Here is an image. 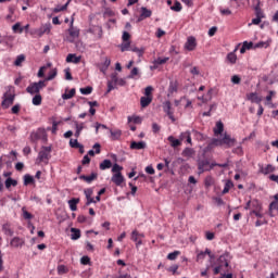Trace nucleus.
<instances>
[{"label": "nucleus", "instance_id": "54", "mask_svg": "<svg viewBox=\"0 0 278 278\" xmlns=\"http://www.w3.org/2000/svg\"><path fill=\"white\" fill-rule=\"evenodd\" d=\"M22 214H23V218L25 220H31V218H34V215L29 212H27V210L25 207L22 208Z\"/></svg>", "mask_w": 278, "mask_h": 278}, {"label": "nucleus", "instance_id": "6", "mask_svg": "<svg viewBox=\"0 0 278 278\" xmlns=\"http://www.w3.org/2000/svg\"><path fill=\"white\" fill-rule=\"evenodd\" d=\"M75 18H72L70 22V27L67 29V42H75L79 38L80 30L77 26L74 25Z\"/></svg>", "mask_w": 278, "mask_h": 278}, {"label": "nucleus", "instance_id": "31", "mask_svg": "<svg viewBox=\"0 0 278 278\" xmlns=\"http://www.w3.org/2000/svg\"><path fill=\"white\" fill-rule=\"evenodd\" d=\"M23 239L18 237H14L10 242V245L13 247L14 249H18V247H23Z\"/></svg>", "mask_w": 278, "mask_h": 278}, {"label": "nucleus", "instance_id": "56", "mask_svg": "<svg viewBox=\"0 0 278 278\" xmlns=\"http://www.w3.org/2000/svg\"><path fill=\"white\" fill-rule=\"evenodd\" d=\"M181 9H182L181 2L179 1H175L174 5L170 7V10L173 12H181Z\"/></svg>", "mask_w": 278, "mask_h": 278}, {"label": "nucleus", "instance_id": "1", "mask_svg": "<svg viewBox=\"0 0 278 278\" xmlns=\"http://www.w3.org/2000/svg\"><path fill=\"white\" fill-rule=\"evenodd\" d=\"M229 262H231V254L229 252H225L217 260V266L214 267V275H219V273H227V268H229Z\"/></svg>", "mask_w": 278, "mask_h": 278}, {"label": "nucleus", "instance_id": "30", "mask_svg": "<svg viewBox=\"0 0 278 278\" xmlns=\"http://www.w3.org/2000/svg\"><path fill=\"white\" fill-rule=\"evenodd\" d=\"M75 88L71 89L68 91V89H66V91L62 94V99L63 101H68V99H73L75 97Z\"/></svg>", "mask_w": 278, "mask_h": 278}, {"label": "nucleus", "instance_id": "28", "mask_svg": "<svg viewBox=\"0 0 278 278\" xmlns=\"http://www.w3.org/2000/svg\"><path fill=\"white\" fill-rule=\"evenodd\" d=\"M153 101V97H141L140 99V105L141 108H149L151 105V102Z\"/></svg>", "mask_w": 278, "mask_h": 278}, {"label": "nucleus", "instance_id": "49", "mask_svg": "<svg viewBox=\"0 0 278 278\" xmlns=\"http://www.w3.org/2000/svg\"><path fill=\"white\" fill-rule=\"evenodd\" d=\"M34 182H35L34 176H31L29 174L24 175V186H29Z\"/></svg>", "mask_w": 278, "mask_h": 278}, {"label": "nucleus", "instance_id": "19", "mask_svg": "<svg viewBox=\"0 0 278 278\" xmlns=\"http://www.w3.org/2000/svg\"><path fill=\"white\" fill-rule=\"evenodd\" d=\"M66 62L68 64H79V62H81V56H77L75 53H70L66 56Z\"/></svg>", "mask_w": 278, "mask_h": 278}, {"label": "nucleus", "instance_id": "27", "mask_svg": "<svg viewBox=\"0 0 278 278\" xmlns=\"http://www.w3.org/2000/svg\"><path fill=\"white\" fill-rule=\"evenodd\" d=\"M97 177H98L97 173H91V175L89 176L80 175L79 179H81L83 181H86V184H92V181H94Z\"/></svg>", "mask_w": 278, "mask_h": 278}, {"label": "nucleus", "instance_id": "15", "mask_svg": "<svg viewBox=\"0 0 278 278\" xmlns=\"http://www.w3.org/2000/svg\"><path fill=\"white\" fill-rule=\"evenodd\" d=\"M111 181L115 184V186L121 187L123 184H125V176H123V173L113 174Z\"/></svg>", "mask_w": 278, "mask_h": 278}, {"label": "nucleus", "instance_id": "17", "mask_svg": "<svg viewBox=\"0 0 278 278\" xmlns=\"http://www.w3.org/2000/svg\"><path fill=\"white\" fill-rule=\"evenodd\" d=\"M247 100L251 103H256L257 105L262 104V97L257 92H250L247 94Z\"/></svg>", "mask_w": 278, "mask_h": 278}, {"label": "nucleus", "instance_id": "25", "mask_svg": "<svg viewBox=\"0 0 278 278\" xmlns=\"http://www.w3.org/2000/svg\"><path fill=\"white\" fill-rule=\"evenodd\" d=\"M255 45L253 43V41H243L242 47L240 49V53L244 54L247 53V51L254 49Z\"/></svg>", "mask_w": 278, "mask_h": 278}, {"label": "nucleus", "instance_id": "47", "mask_svg": "<svg viewBox=\"0 0 278 278\" xmlns=\"http://www.w3.org/2000/svg\"><path fill=\"white\" fill-rule=\"evenodd\" d=\"M67 8H68V2H66L65 4H63V5H56L53 10H52V12H54V14H58L59 12H64L65 10H67Z\"/></svg>", "mask_w": 278, "mask_h": 278}, {"label": "nucleus", "instance_id": "24", "mask_svg": "<svg viewBox=\"0 0 278 278\" xmlns=\"http://www.w3.org/2000/svg\"><path fill=\"white\" fill-rule=\"evenodd\" d=\"M236 51H238V48L227 54L226 60L228 64H236V62H238V55H236Z\"/></svg>", "mask_w": 278, "mask_h": 278}, {"label": "nucleus", "instance_id": "34", "mask_svg": "<svg viewBox=\"0 0 278 278\" xmlns=\"http://www.w3.org/2000/svg\"><path fill=\"white\" fill-rule=\"evenodd\" d=\"M71 240H79L81 238V230L77 228H71Z\"/></svg>", "mask_w": 278, "mask_h": 278}, {"label": "nucleus", "instance_id": "38", "mask_svg": "<svg viewBox=\"0 0 278 278\" xmlns=\"http://www.w3.org/2000/svg\"><path fill=\"white\" fill-rule=\"evenodd\" d=\"M93 149H96V151L94 150H89L87 155H90L91 157H94V153L97 155H99V153H101V144L100 143H94Z\"/></svg>", "mask_w": 278, "mask_h": 278}, {"label": "nucleus", "instance_id": "39", "mask_svg": "<svg viewBox=\"0 0 278 278\" xmlns=\"http://www.w3.org/2000/svg\"><path fill=\"white\" fill-rule=\"evenodd\" d=\"M2 231L5 236H14V230L10 227V224H3Z\"/></svg>", "mask_w": 278, "mask_h": 278}, {"label": "nucleus", "instance_id": "50", "mask_svg": "<svg viewBox=\"0 0 278 278\" xmlns=\"http://www.w3.org/2000/svg\"><path fill=\"white\" fill-rule=\"evenodd\" d=\"M58 77V70H51L46 78V81H51Z\"/></svg>", "mask_w": 278, "mask_h": 278}, {"label": "nucleus", "instance_id": "20", "mask_svg": "<svg viewBox=\"0 0 278 278\" xmlns=\"http://www.w3.org/2000/svg\"><path fill=\"white\" fill-rule=\"evenodd\" d=\"M260 166V173L262 175H270V173H275V167L271 164H268L264 167V165H258Z\"/></svg>", "mask_w": 278, "mask_h": 278}, {"label": "nucleus", "instance_id": "55", "mask_svg": "<svg viewBox=\"0 0 278 278\" xmlns=\"http://www.w3.org/2000/svg\"><path fill=\"white\" fill-rule=\"evenodd\" d=\"M56 270L58 275H66V273H68V267H66V265H59Z\"/></svg>", "mask_w": 278, "mask_h": 278}, {"label": "nucleus", "instance_id": "45", "mask_svg": "<svg viewBox=\"0 0 278 278\" xmlns=\"http://www.w3.org/2000/svg\"><path fill=\"white\" fill-rule=\"evenodd\" d=\"M112 166V161L105 159L103 162L100 163V170H108Z\"/></svg>", "mask_w": 278, "mask_h": 278}, {"label": "nucleus", "instance_id": "13", "mask_svg": "<svg viewBox=\"0 0 278 278\" xmlns=\"http://www.w3.org/2000/svg\"><path fill=\"white\" fill-rule=\"evenodd\" d=\"M184 49L185 51H194V49H197V38L194 36L188 37Z\"/></svg>", "mask_w": 278, "mask_h": 278}, {"label": "nucleus", "instance_id": "32", "mask_svg": "<svg viewBox=\"0 0 278 278\" xmlns=\"http://www.w3.org/2000/svg\"><path fill=\"white\" fill-rule=\"evenodd\" d=\"M67 203L72 212H77V204L79 203V198L71 199Z\"/></svg>", "mask_w": 278, "mask_h": 278}, {"label": "nucleus", "instance_id": "26", "mask_svg": "<svg viewBox=\"0 0 278 278\" xmlns=\"http://www.w3.org/2000/svg\"><path fill=\"white\" fill-rule=\"evenodd\" d=\"M205 255H208L211 258L214 257L212 255V250L206 248L204 252L202 251V252L198 253L197 262H201V261L205 260Z\"/></svg>", "mask_w": 278, "mask_h": 278}, {"label": "nucleus", "instance_id": "53", "mask_svg": "<svg viewBox=\"0 0 278 278\" xmlns=\"http://www.w3.org/2000/svg\"><path fill=\"white\" fill-rule=\"evenodd\" d=\"M74 125H75L76 131H80V134H81V131H84V129H86V123H84V122H81V123L74 122Z\"/></svg>", "mask_w": 278, "mask_h": 278}, {"label": "nucleus", "instance_id": "21", "mask_svg": "<svg viewBox=\"0 0 278 278\" xmlns=\"http://www.w3.org/2000/svg\"><path fill=\"white\" fill-rule=\"evenodd\" d=\"M111 64H112V60H110L109 58H105L104 62L99 64V68L101 71V73H103V75H105V73H108V68H110Z\"/></svg>", "mask_w": 278, "mask_h": 278}, {"label": "nucleus", "instance_id": "9", "mask_svg": "<svg viewBox=\"0 0 278 278\" xmlns=\"http://www.w3.org/2000/svg\"><path fill=\"white\" fill-rule=\"evenodd\" d=\"M244 210H250V216H253V213L262 212V202H260L257 199L250 200L247 202Z\"/></svg>", "mask_w": 278, "mask_h": 278}, {"label": "nucleus", "instance_id": "7", "mask_svg": "<svg viewBox=\"0 0 278 278\" xmlns=\"http://www.w3.org/2000/svg\"><path fill=\"white\" fill-rule=\"evenodd\" d=\"M42 88H47L46 80L30 83L26 88V92H28V94H40V90H42Z\"/></svg>", "mask_w": 278, "mask_h": 278}, {"label": "nucleus", "instance_id": "59", "mask_svg": "<svg viewBox=\"0 0 278 278\" xmlns=\"http://www.w3.org/2000/svg\"><path fill=\"white\" fill-rule=\"evenodd\" d=\"M12 29L14 34H23V27H21V23H15L12 26Z\"/></svg>", "mask_w": 278, "mask_h": 278}, {"label": "nucleus", "instance_id": "16", "mask_svg": "<svg viewBox=\"0 0 278 278\" xmlns=\"http://www.w3.org/2000/svg\"><path fill=\"white\" fill-rule=\"evenodd\" d=\"M208 166H210V161L207 160L199 161L198 163L199 175H202V173H205V170H212V167H208Z\"/></svg>", "mask_w": 278, "mask_h": 278}, {"label": "nucleus", "instance_id": "62", "mask_svg": "<svg viewBox=\"0 0 278 278\" xmlns=\"http://www.w3.org/2000/svg\"><path fill=\"white\" fill-rule=\"evenodd\" d=\"M169 58L165 56V58H157L156 60H154L155 64H157L159 66L162 64H166V62H168Z\"/></svg>", "mask_w": 278, "mask_h": 278}, {"label": "nucleus", "instance_id": "12", "mask_svg": "<svg viewBox=\"0 0 278 278\" xmlns=\"http://www.w3.org/2000/svg\"><path fill=\"white\" fill-rule=\"evenodd\" d=\"M163 111L167 114L172 123H175V113L173 112V104H170V101H165L163 103Z\"/></svg>", "mask_w": 278, "mask_h": 278}, {"label": "nucleus", "instance_id": "5", "mask_svg": "<svg viewBox=\"0 0 278 278\" xmlns=\"http://www.w3.org/2000/svg\"><path fill=\"white\" fill-rule=\"evenodd\" d=\"M127 81H125V78H118V74L113 73L111 74V80L108 81V91L112 92L116 88V86H125Z\"/></svg>", "mask_w": 278, "mask_h": 278}, {"label": "nucleus", "instance_id": "8", "mask_svg": "<svg viewBox=\"0 0 278 278\" xmlns=\"http://www.w3.org/2000/svg\"><path fill=\"white\" fill-rule=\"evenodd\" d=\"M49 160H51V147H42L37 156V164H49Z\"/></svg>", "mask_w": 278, "mask_h": 278}, {"label": "nucleus", "instance_id": "42", "mask_svg": "<svg viewBox=\"0 0 278 278\" xmlns=\"http://www.w3.org/2000/svg\"><path fill=\"white\" fill-rule=\"evenodd\" d=\"M270 47V41H260L254 45V49H268Z\"/></svg>", "mask_w": 278, "mask_h": 278}, {"label": "nucleus", "instance_id": "61", "mask_svg": "<svg viewBox=\"0 0 278 278\" xmlns=\"http://www.w3.org/2000/svg\"><path fill=\"white\" fill-rule=\"evenodd\" d=\"M121 170H123V166H121L116 163L112 166V173H114V175H118V173H121Z\"/></svg>", "mask_w": 278, "mask_h": 278}, {"label": "nucleus", "instance_id": "60", "mask_svg": "<svg viewBox=\"0 0 278 278\" xmlns=\"http://www.w3.org/2000/svg\"><path fill=\"white\" fill-rule=\"evenodd\" d=\"M180 253H181V252H179V251L170 252V253L167 255V260H169L170 262H174V260H177V256H179Z\"/></svg>", "mask_w": 278, "mask_h": 278}, {"label": "nucleus", "instance_id": "36", "mask_svg": "<svg viewBox=\"0 0 278 278\" xmlns=\"http://www.w3.org/2000/svg\"><path fill=\"white\" fill-rule=\"evenodd\" d=\"M179 88V84L176 80L169 83L168 92L169 94H175Z\"/></svg>", "mask_w": 278, "mask_h": 278}, {"label": "nucleus", "instance_id": "23", "mask_svg": "<svg viewBox=\"0 0 278 278\" xmlns=\"http://www.w3.org/2000/svg\"><path fill=\"white\" fill-rule=\"evenodd\" d=\"M111 140H121V136H123V130L121 129H109Z\"/></svg>", "mask_w": 278, "mask_h": 278}, {"label": "nucleus", "instance_id": "11", "mask_svg": "<svg viewBox=\"0 0 278 278\" xmlns=\"http://www.w3.org/2000/svg\"><path fill=\"white\" fill-rule=\"evenodd\" d=\"M142 238H144V233L138 232V230H132L130 239L136 244V249L142 247Z\"/></svg>", "mask_w": 278, "mask_h": 278}, {"label": "nucleus", "instance_id": "22", "mask_svg": "<svg viewBox=\"0 0 278 278\" xmlns=\"http://www.w3.org/2000/svg\"><path fill=\"white\" fill-rule=\"evenodd\" d=\"M179 138H180L181 142H184V140H185L187 142V144L192 146V136L189 130L181 132Z\"/></svg>", "mask_w": 278, "mask_h": 278}, {"label": "nucleus", "instance_id": "43", "mask_svg": "<svg viewBox=\"0 0 278 278\" xmlns=\"http://www.w3.org/2000/svg\"><path fill=\"white\" fill-rule=\"evenodd\" d=\"M136 77H138V79H140V70H138V67H134L130 71V74L128 75V79H136Z\"/></svg>", "mask_w": 278, "mask_h": 278}, {"label": "nucleus", "instance_id": "37", "mask_svg": "<svg viewBox=\"0 0 278 278\" xmlns=\"http://www.w3.org/2000/svg\"><path fill=\"white\" fill-rule=\"evenodd\" d=\"M131 41H123L119 45V49L122 51V53H125V51H131Z\"/></svg>", "mask_w": 278, "mask_h": 278}, {"label": "nucleus", "instance_id": "3", "mask_svg": "<svg viewBox=\"0 0 278 278\" xmlns=\"http://www.w3.org/2000/svg\"><path fill=\"white\" fill-rule=\"evenodd\" d=\"M14 99H16V91L14 90L13 86H9L7 87V92H4L3 97H2V108L4 110H8V108H10V105H12L14 103Z\"/></svg>", "mask_w": 278, "mask_h": 278}, {"label": "nucleus", "instance_id": "35", "mask_svg": "<svg viewBox=\"0 0 278 278\" xmlns=\"http://www.w3.org/2000/svg\"><path fill=\"white\" fill-rule=\"evenodd\" d=\"M254 11L256 18H264V12H262V8H260V0H256V4H254Z\"/></svg>", "mask_w": 278, "mask_h": 278}, {"label": "nucleus", "instance_id": "58", "mask_svg": "<svg viewBox=\"0 0 278 278\" xmlns=\"http://www.w3.org/2000/svg\"><path fill=\"white\" fill-rule=\"evenodd\" d=\"M25 60V54H20L16 56L14 61L15 66H21L23 64V61Z\"/></svg>", "mask_w": 278, "mask_h": 278}, {"label": "nucleus", "instance_id": "29", "mask_svg": "<svg viewBox=\"0 0 278 278\" xmlns=\"http://www.w3.org/2000/svg\"><path fill=\"white\" fill-rule=\"evenodd\" d=\"M223 131H225V125L223 124V122H217L214 128V136H220Z\"/></svg>", "mask_w": 278, "mask_h": 278}, {"label": "nucleus", "instance_id": "4", "mask_svg": "<svg viewBox=\"0 0 278 278\" xmlns=\"http://www.w3.org/2000/svg\"><path fill=\"white\" fill-rule=\"evenodd\" d=\"M52 25L51 23H46V24H41V26L39 28H33L29 30L30 36H33L34 38H42V36L45 34H47V36H49V34H51V29H52Z\"/></svg>", "mask_w": 278, "mask_h": 278}, {"label": "nucleus", "instance_id": "14", "mask_svg": "<svg viewBox=\"0 0 278 278\" xmlns=\"http://www.w3.org/2000/svg\"><path fill=\"white\" fill-rule=\"evenodd\" d=\"M140 15L137 18V23H141V21H144V18H151L153 12L149 9H147V7H141L140 9Z\"/></svg>", "mask_w": 278, "mask_h": 278}, {"label": "nucleus", "instance_id": "2", "mask_svg": "<svg viewBox=\"0 0 278 278\" xmlns=\"http://www.w3.org/2000/svg\"><path fill=\"white\" fill-rule=\"evenodd\" d=\"M236 144V138H231V135H228L227 132L224 134L223 138L220 139H212L211 140V147H223L225 146L227 149H231Z\"/></svg>", "mask_w": 278, "mask_h": 278}, {"label": "nucleus", "instance_id": "64", "mask_svg": "<svg viewBox=\"0 0 278 278\" xmlns=\"http://www.w3.org/2000/svg\"><path fill=\"white\" fill-rule=\"evenodd\" d=\"M80 264H83V266H88L90 264V258L88 256H83L80 258Z\"/></svg>", "mask_w": 278, "mask_h": 278}, {"label": "nucleus", "instance_id": "10", "mask_svg": "<svg viewBox=\"0 0 278 278\" xmlns=\"http://www.w3.org/2000/svg\"><path fill=\"white\" fill-rule=\"evenodd\" d=\"M39 140L47 142V130H45V128H38L37 130L30 132V141L36 143Z\"/></svg>", "mask_w": 278, "mask_h": 278}, {"label": "nucleus", "instance_id": "63", "mask_svg": "<svg viewBox=\"0 0 278 278\" xmlns=\"http://www.w3.org/2000/svg\"><path fill=\"white\" fill-rule=\"evenodd\" d=\"M80 92L83 94H92V87L88 86V87H85V88H80Z\"/></svg>", "mask_w": 278, "mask_h": 278}, {"label": "nucleus", "instance_id": "57", "mask_svg": "<svg viewBox=\"0 0 278 278\" xmlns=\"http://www.w3.org/2000/svg\"><path fill=\"white\" fill-rule=\"evenodd\" d=\"M128 123H135L138 125L142 123V118L140 116H128Z\"/></svg>", "mask_w": 278, "mask_h": 278}, {"label": "nucleus", "instance_id": "44", "mask_svg": "<svg viewBox=\"0 0 278 278\" xmlns=\"http://www.w3.org/2000/svg\"><path fill=\"white\" fill-rule=\"evenodd\" d=\"M31 103L33 105H42V96H40V93H35Z\"/></svg>", "mask_w": 278, "mask_h": 278}, {"label": "nucleus", "instance_id": "18", "mask_svg": "<svg viewBox=\"0 0 278 278\" xmlns=\"http://www.w3.org/2000/svg\"><path fill=\"white\" fill-rule=\"evenodd\" d=\"M130 149L134 151H142V149H147V142L144 141H132L130 143Z\"/></svg>", "mask_w": 278, "mask_h": 278}, {"label": "nucleus", "instance_id": "41", "mask_svg": "<svg viewBox=\"0 0 278 278\" xmlns=\"http://www.w3.org/2000/svg\"><path fill=\"white\" fill-rule=\"evenodd\" d=\"M277 94V91L270 90L268 91V94L265 98V105H273V97Z\"/></svg>", "mask_w": 278, "mask_h": 278}, {"label": "nucleus", "instance_id": "51", "mask_svg": "<svg viewBox=\"0 0 278 278\" xmlns=\"http://www.w3.org/2000/svg\"><path fill=\"white\" fill-rule=\"evenodd\" d=\"M182 155L184 157H192V155H194V149L185 148V150L182 151Z\"/></svg>", "mask_w": 278, "mask_h": 278}, {"label": "nucleus", "instance_id": "46", "mask_svg": "<svg viewBox=\"0 0 278 278\" xmlns=\"http://www.w3.org/2000/svg\"><path fill=\"white\" fill-rule=\"evenodd\" d=\"M231 188H233V182L231 180H226L222 194H227Z\"/></svg>", "mask_w": 278, "mask_h": 278}, {"label": "nucleus", "instance_id": "33", "mask_svg": "<svg viewBox=\"0 0 278 278\" xmlns=\"http://www.w3.org/2000/svg\"><path fill=\"white\" fill-rule=\"evenodd\" d=\"M4 186L8 190H10V188H15V186H18V181L16 179H12L11 177L7 178L4 181Z\"/></svg>", "mask_w": 278, "mask_h": 278}, {"label": "nucleus", "instance_id": "40", "mask_svg": "<svg viewBox=\"0 0 278 278\" xmlns=\"http://www.w3.org/2000/svg\"><path fill=\"white\" fill-rule=\"evenodd\" d=\"M167 140H168V142H170V147H173L174 149L177 147H181V140L175 139V137H173V136H169L167 138Z\"/></svg>", "mask_w": 278, "mask_h": 278}, {"label": "nucleus", "instance_id": "52", "mask_svg": "<svg viewBox=\"0 0 278 278\" xmlns=\"http://www.w3.org/2000/svg\"><path fill=\"white\" fill-rule=\"evenodd\" d=\"M204 186L205 188H211V186H214V177L206 176L204 179Z\"/></svg>", "mask_w": 278, "mask_h": 278}, {"label": "nucleus", "instance_id": "48", "mask_svg": "<svg viewBox=\"0 0 278 278\" xmlns=\"http://www.w3.org/2000/svg\"><path fill=\"white\" fill-rule=\"evenodd\" d=\"M144 48H138V47H132L130 49V51H132V53H137L138 58H142V55H144Z\"/></svg>", "mask_w": 278, "mask_h": 278}]
</instances>
